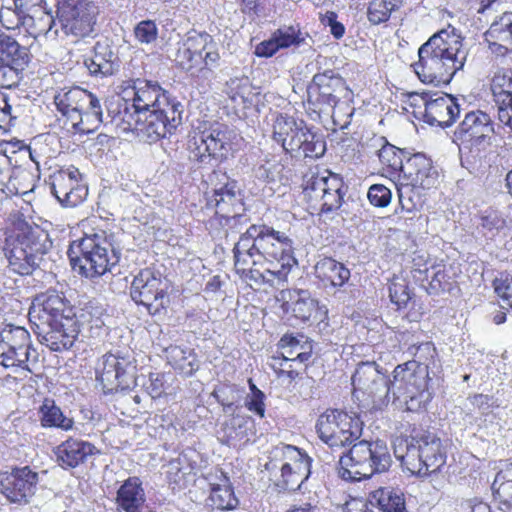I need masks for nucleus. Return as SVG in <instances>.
Wrapping results in <instances>:
<instances>
[{
  "mask_svg": "<svg viewBox=\"0 0 512 512\" xmlns=\"http://www.w3.org/2000/svg\"><path fill=\"white\" fill-rule=\"evenodd\" d=\"M232 251L236 273L257 285L284 282L297 265L293 240L267 224L250 225Z\"/></svg>",
  "mask_w": 512,
  "mask_h": 512,
  "instance_id": "1",
  "label": "nucleus"
},
{
  "mask_svg": "<svg viewBox=\"0 0 512 512\" xmlns=\"http://www.w3.org/2000/svg\"><path fill=\"white\" fill-rule=\"evenodd\" d=\"M467 56L455 29H442L419 47V59L412 67L421 82L437 86L449 83L463 69Z\"/></svg>",
  "mask_w": 512,
  "mask_h": 512,
  "instance_id": "2",
  "label": "nucleus"
},
{
  "mask_svg": "<svg viewBox=\"0 0 512 512\" xmlns=\"http://www.w3.org/2000/svg\"><path fill=\"white\" fill-rule=\"evenodd\" d=\"M51 247L48 234L39 226L19 222L5 238L3 251L9 268L19 275H31Z\"/></svg>",
  "mask_w": 512,
  "mask_h": 512,
  "instance_id": "3",
  "label": "nucleus"
},
{
  "mask_svg": "<svg viewBox=\"0 0 512 512\" xmlns=\"http://www.w3.org/2000/svg\"><path fill=\"white\" fill-rule=\"evenodd\" d=\"M120 255V250L112 242V235L104 231L86 235L69 250L72 268L86 278H97L111 272Z\"/></svg>",
  "mask_w": 512,
  "mask_h": 512,
  "instance_id": "4",
  "label": "nucleus"
},
{
  "mask_svg": "<svg viewBox=\"0 0 512 512\" xmlns=\"http://www.w3.org/2000/svg\"><path fill=\"white\" fill-rule=\"evenodd\" d=\"M174 60L197 82L209 81L221 64L218 45L213 36L195 30L188 32L183 41L178 43Z\"/></svg>",
  "mask_w": 512,
  "mask_h": 512,
  "instance_id": "5",
  "label": "nucleus"
},
{
  "mask_svg": "<svg viewBox=\"0 0 512 512\" xmlns=\"http://www.w3.org/2000/svg\"><path fill=\"white\" fill-rule=\"evenodd\" d=\"M339 464L341 477L355 481L388 471L392 458L384 441L362 440L355 443L347 454L339 456Z\"/></svg>",
  "mask_w": 512,
  "mask_h": 512,
  "instance_id": "6",
  "label": "nucleus"
},
{
  "mask_svg": "<svg viewBox=\"0 0 512 512\" xmlns=\"http://www.w3.org/2000/svg\"><path fill=\"white\" fill-rule=\"evenodd\" d=\"M394 454L408 471L419 476L440 471L446 462L440 438L430 433L419 439H399Z\"/></svg>",
  "mask_w": 512,
  "mask_h": 512,
  "instance_id": "7",
  "label": "nucleus"
},
{
  "mask_svg": "<svg viewBox=\"0 0 512 512\" xmlns=\"http://www.w3.org/2000/svg\"><path fill=\"white\" fill-rule=\"evenodd\" d=\"M99 7L90 0H59L57 17L61 29L75 41L94 38L97 33Z\"/></svg>",
  "mask_w": 512,
  "mask_h": 512,
  "instance_id": "8",
  "label": "nucleus"
},
{
  "mask_svg": "<svg viewBox=\"0 0 512 512\" xmlns=\"http://www.w3.org/2000/svg\"><path fill=\"white\" fill-rule=\"evenodd\" d=\"M393 399L403 398L408 409L412 410L414 401L420 398L418 405L427 400L428 364L418 361H408L398 365L393 371Z\"/></svg>",
  "mask_w": 512,
  "mask_h": 512,
  "instance_id": "9",
  "label": "nucleus"
},
{
  "mask_svg": "<svg viewBox=\"0 0 512 512\" xmlns=\"http://www.w3.org/2000/svg\"><path fill=\"white\" fill-rule=\"evenodd\" d=\"M316 432L331 448H342L359 439L362 422L344 411L327 410L318 417Z\"/></svg>",
  "mask_w": 512,
  "mask_h": 512,
  "instance_id": "10",
  "label": "nucleus"
},
{
  "mask_svg": "<svg viewBox=\"0 0 512 512\" xmlns=\"http://www.w3.org/2000/svg\"><path fill=\"white\" fill-rule=\"evenodd\" d=\"M130 295L133 301L145 306L150 314L155 315L169 302L167 280L158 271L142 269L134 276Z\"/></svg>",
  "mask_w": 512,
  "mask_h": 512,
  "instance_id": "11",
  "label": "nucleus"
},
{
  "mask_svg": "<svg viewBox=\"0 0 512 512\" xmlns=\"http://www.w3.org/2000/svg\"><path fill=\"white\" fill-rule=\"evenodd\" d=\"M352 385L354 391L366 395L376 409H382L390 402V394H392L391 380L379 370L375 362H361L358 364L352 376Z\"/></svg>",
  "mask_w": 512,
  "mask_h": 512,
  "instance_id": "12",
  "label": "nucleus"
},
{
  "mask_svg": "<svg viewBox=\"0 0 512 512\" xmlns=\"http://www.w3.org/2000/svg\"><path fill=\"white\" fill-rule=\"evenodd\" d=\"M182 113V103H175L167 109L146 112L142 120L136 121L135 134L144 142H157L167 133H172L182 123Z\"/></svg>",
  "mask_w": 512,
  "mask_h": 512,
  "instance_id": "13",
  "label": "nucleus"
},
{
  "mask_svg": "<svg viewBox=\"0 0 512 512\" xmlns=\"http://www.w3.org/2000/svg\"><path fill=\"white\" fill-rule=\"evenodd\" d=\"M189 151L193 160L214 166L222 162L228 154V134L220 128L196 133L189 141Z\"/></svg>",
  "mask_w": 512,
  "mask_h": 512,
  "instance_id": "14",
  "label": "nucleus"
},
{
  "mask_svg": "<svg viewBox=\"0 0 512 512\" xmlns=\"http://www.w3.org/2000/svg\"><path fill=\"white\" fill-rule=\"evenodd\" d=\"M38 473L29 466L0 474V492L11 503L28 504L37 491Z\"/></svg>",
  "mask_w": 512,
  "mask_h": 512,
  "instance_id": "15",
  "label": "nucleus"
},
{
  "mask_svg": "<svg viewBox=\"0 0 512 512\" xmlns=\"http://www.w3.org/2000/svg\"><path fill=\"white\" fill-rule=\"evenodd\" d=\"M49 179L51 193L64 207H75L88 195V189L82 183V175L74 166L57 170Z\"/></svg>",
  "mask_w": 512,
  "mask_h": 512,
  "instance_id": "16",
  "label": "nucleus"
},
{
  "mask_svg": "<svg viewBox=\"0 0 512 512\" xmlns=\"http://www.w3.org/2000/svg\"><path fill=\"white\" fill-rule=\"evenodd\" d=\"M343 181L335 174L312 176L304 188L309 199L321 201V212L330 213L338 210L343 201Z\"/></svg>",
  "mask_w": 512,
  "mask_h": 512,
  "instance_id": "17",
  "label": "nucleus"
},
{
  "mask_svg": "<svg viewBox=\"0 0 512 512\" xmlns=\"http://www.w3.org/2000/svg\"><path fill=\"white\" fill-rule=\"evenodd\" d=\"M134 374L135 365L113 354L104 355L96 368L97 379L108 392L128 388L134 382Z\"/></svg>",
  "mask_w": 512,
  "mask_h": 512,
  "instance_id": "18",
  "label": "nucleus"
},
{
  "mask_svg": "<svg viewBox=\"0 0 512 512\" xmlns=\"http://www.w3.org/2000/svg\"><path fill=\"white\" fill-rule=\"evenodd\" d=\"M133 107L143 112L170 108L175 103H180L172 98L157 83L137 79L133 84Z\"/></svg>",
  "mask_w": 512,
  "mask_h": 512,
  "instance_id": "19",
  "label": "nucleus"
},
{
  "mask_svg": "<svg viewBox=\"0 0 512 512\" xmlns=\"http://www.w3.org/2000/svg\"><path fill=\"white\" fill-rule=\"evenodd\" d=\"M493 132L491 117L481 110H475L466 113L454 135L462 143L479 144L490 138Z\"/></svg>",
  "mask_w": 512,
  "mask_h": 512,
  "instance_id": "20",
  "label": "nucleus"
},
{
  "mask_svg": "<svg viewBox=\"0 0 512 512\" xmlns=\"http://www.w3.org/2000/svg\"><path fill=\"white\" fill-rule=\"evenodd\" d=\"M402 177L406 181L405 185L412 188L430 189L435 186L438 173L430 158L422 153H416L406 160Z\"/></svg>",
  "mask_w": 512,
  "mask_h": 512,
  "instance_id": "21",
  "label": "nucleus"
},
{
  "mask_svg": "<svg viewBox=\"0 0 512 512\" xmlns=\"http://www.w3.org/2000/svg\"><path fill=\"white\" fill-rule=\"evenodd\" d=\"M118 60L109 40L103 39L95 43L92 55L84 58V66L90 75L103 78L118 70Z\"/></svg>",
  "mask_w": 512,
  "mask_h": 512,
  "instance_id": "22",
  "label": "nucleus"
},
{
  "mask_svg": "<svg viewBox=\"0 0 512 512\" xmlns=\"http://www.w3.org/2000/svg\"><path fill=\"white\" fill-rule=\"evenodd\" d=\"M97 453L92 443L76 438H68L54 449L56 461L63 469L76 468Z\"/></svg>",
  "mask_w": 512,
  "mask_h": 512,
  "instance_id": "23",
  "label": "nucleus"
},
{
  "mask_svg": "<svg viewBox=\"0 0 512 512\" xmlns=\"http://www.w3.org/2000/svg\"><path fill=\"white\" fill-rule=\"evenodd\" d=\"M460 108L455 98L443 94L425 103L424 121L432 126L449 127L459 116Z\"/></svg>",
  "mask_w": 512,
  "mask_h": 512,
  "instance_id": "24",
  "label": "nucleus"
},
{
  "mask_svg": "<svg viewBox=\"0 0 512 512\" xmlns=\"http://www.w3.org/2000/svg\"><path fill=\"white\" fill-rule=\"evenodd\" d=\"M49 329L43 330V342L53 351L69 349L79 334L76 321L70 317H62L60 321L47 320Z\"/></svg>",
  "mask_w": 512,
  "mask_h": 512,
  "instance_id": "25",
  "label": "nucleus"
},
{
  "mask_svg": "<svg viewBox=\"0 0 512 512\" xmlns=\"http://www.w3.org/2000/svg\"><path fill=\"white\" fill-rule=\"evenodd\" d=\"M265 468L270 473V480L279 491H295L299 489L310 474V470H306L304 466H296L294 468L278 465L277 461H269L266 463Z\"/></svg>",
  "mask_w": 512,
  "mask_h": 512,
  "instance_id": "26",
  "label": "nucleus"
},
{
  "mask_svg": "<svg viewBox=\"0 0 512 512\" xmlns=\"http://www.w3.org/2000/svg\"><path fill=\"white\" fill-rule=\"evenodd\" d=\"M286 313H291L296 319L308 321L316 311L317 302L306 290H282L278 297Z\"/></svg>",
  "mask_w": 512,
  "mask_h": 512,
  "instance_id": "27",
  "label": "nucleus"
},
{
  "mask_svg": "<svg viewBox=\"0 0 512 512\" xmlns=\"http://www.w3.org/2000/svg\"><path fill=\"white\" fill-rule=\"evenodd\" d=\"M87 101L88 91L79 87L62 90L54 97L58 111L77 125L83 123L84 106Z\"/></svg>",
  "mask_w": 512,
  "mask_h": 512,
  "instance_id": "28",
  "label": "nucleus"
},
{
  "mask_svg": "<svg viewBox=\"0 0 512 512\" xmlns=\"http://www.w3.org/2000/svg\"><path fill=\"white\" fill-rule=\"evenodd\" d=\"M225 180L228 177L222 174ZM238 187L235 181H226L223 186L214 189L213 196L208 199V208H214L215 213L222 217H229L233 207L240 201Z\"/></svg>",
  "mask_w": 512,
  "mask_h": 512,
  "instance_id": "29",
  "label": "nucleus"
},
{
  "mask_svg": "<svg viewBox=\"0 0 512 512\" xmlns=\"http://www.w3.org/2000/svg\"><path fill=\"white\" fill-rule=\"evenodd\" d=\"M117 504L125 512H141L145 502L142 483L137 477L128 478L118 489Z\"/></svg>",
  "mask_w": 512,
  "mask_h": 512,
  "instance_id": "30",
  "label": "nucleus"
},
{
  "mask_svg": "<svg viewBox=\"0 0 512 512\" xmlns=\"http://www.w3.org/2000/svg\"><path fill=\"white\" fill-rule=\"evenodd\" d=\"M40 424L43 428H58L69 431L74 426V420L65 416L61 408L51 398H45L38 408Z\"/></svg>",
  "mask_w": 512,
  "mask_h": 512,
  "instance_id": "31",
  "label": "nucleus"
},
{
  "mask_svg": "<svg viewBox=\"0 0 512 512\" xmlns=\"http://www.w3.org/2000/svg\"><path fill=\"white\" fill-rule=\"evenodd\" d=\"M492 44L512 51V12H504L497 16L486 32Z\"/></svg>",
  "mask_w": 512,
  "mask_h": 512,
  "instance_id": "32",
  "label": "nucleus"
},
{
  "mask_svg": "<svg viewBox=\"0 0 512 512\" xmlns=\"http://www.w3.org/2000/svg\"><path fill=\"white\" fill-rule=\"evenodd\" d=\"M316 276L334 287L343 286L350 278V271L344 264L332 258H324L315 265Z\"/></svg>",
  "mask_w": 512,
  "mask_h": 512,
  "instance_id": "33",
  "label": "nucleus"
},
{
  "mask_svg": "<svg viewBox=\"0 0 512 512\" xmlns=\"http://www.w3.org/2000/svg\"><path fill=\"white\" fill-rule=\"evenodd\" d=\"M165 353L168 363L186 376L192 375L198 369L196 357L189 348L171 345L165 349Z\"/></svg>",
  "mask_w": 512,
  "mask_h": 512,
  "instance_id": "34",
  "label": "nucleus"
},
{
  "mask_svg": "<svg viewBox=\"0 0 512 512\" xmlns=\"http://www.w3.org/2000/svg\"><path fill=\"white\" fill-rule=\"evenodd\" d=\"M29 50L21 46L16 39L0 30V62L12 64L29 63Z\"/></svg>",
  "mask_w": 512,
  "mask_h": 512,
  "instance_id": "35",
  "label": "nucleus"
},
{
  "mask_svg": "<svg viewBox=\"0 0 512 512\" xmlns=\"http://www.w3.org/2000/svg\"><path fill=\"white\" fill-rule=\"evenodd\" d=\"M371 498L383 512H407L404 495L399 490L379 488L371 493Z\"/></svg>",
  "mask_w": 512,
  "mask_h": 512,
  "instance_id": "36",
  "label": "nucleus"
},
{
  "mask_svg": "<svg viewBox=\"0 0 512 512\" xmlns=\"http://www.w3.org/2000/svg\"><path fill=\"white\" fill-rule=\"evenodd\" d=\"M272 453L273 459L270 461H277L278 465L294 468L304 466L306 470H310V458L295 446L281 444Z\"/></svg>",
  "mask_w": 512,
  "mask_h": 512,
  "instance_id": "37",
  "label": "nucleus"
},
{
  "mask_svg": "<svg viewBox=\"0 0 512 512\" xmlns=\"http://www.w3.org/2000/svg\"><path fill=\"white\" fill-rule=\"evenodd\" d=\"M221 476V483L212 486L210 500L219 510H232L237 507L238 499L234 495L229 479L223 473Z\"/></svg>",
  "mask_w": 512,
  "mask_h": 512,
  "instance_id": "38",
  "label": "nucleus"
},
{
  "mask_svg": "<svg viewBox=\"0 0 512 512\" xmlns=\"http://www.w3.org/2000/svg\"><path fill=\"white\" fill-rule=\"evenodd\" d=\"M345 89L344 80L331 70L315 74L309 87V91L314 93H342Z\"/></svg>",
  "mask_w": 512,
  "mask_h": 512,
  "instance_id": "39",
  "label": "nucleus"
},
{
  "mask_svg": "<svg viewBox=\"0 0 512 512\" xmlns=\"http://www.w3.org/2000/svg\"><path fill=\"white\" fill-rule=\"evenodd\" d=\"M378 158L392 175L398 174L401 176L404 174V152L401 149L389 143H384L378 150Z\"/></svg>",
  "mask_w": 512,
  "mask_h": 512,
  "instance_id": "40",
  "label": "nucleus"
},
{
  "mask_svg": "<svg viewBox=\"0 0 512 512\" xmlns=\"http://www.w3.org/2000/svg\"><path fill=\"white\" fill-rule=\"evenodd\" d=\"M491 91L497 108L505 105V102L512 98V73L510 71L495 73L491 82Z\"/></svg>",
  "mask_w": 512,
  "mask_h": 512,
  "instance_id": "41",
  "label": "nucleus"
},
{
  "mask_svg": "<svg viewBox=\"0 0 512 512\" xmlns=\"http://www.w3.org/2000/svg\"><path fill=\"white\" fill-rule=\"evenodd\" d=\"M492 489L503 504L512 506V463L497 473Z\"/></svg>",
  "mask_w": 512,
  "mask_h": 512,
  "instance_id": "42",
  "label": "nucleus"
},
{
  "mask_svg": "<svg viewBox=\"0 0 512 512\" xmlns=\"http://www.w3.org/2000/svg\"><path fill=\"white\" fill-rule=\"evenodd\" d=\"M253 422L248 416L236 415L225 426L227 442L248 441L252 432Z\"/></svg>",
  "mask_w": 512,
  "mask_h": 512,
  "instance_id": "43",
  "label": "nucleus"
},
{
  "mask_svg": "<svg viewBox=\"0 0 512 512\" xmlns=\"http://www.w3.org/2000/svg\"><path fill=\"white\" fill-rule=\"evenodd\" d=\"M401 0H372L368 7V19L373 24L386 22Z\"/></svg>",
  "mask_w": 512,
  "mask_h": 512,
  "instance_id": "44",
  "label": "nucleus"
},
{
  "mask_svg": "<svg viewBox=\"0 0 512 512\" xmlns=\"http://www.w3.org/2000/svg\"><path fill=\"white\" fill-rule=\"evenodd\" d=\"M28 63L12 64L10 62H0V87L13 88L16 87L23 78V72Z\"/></svg>",
  "mask_w": 512,
  "mask_h": 512,
  "instance_id": "45",
  "label": "nucleus"
},
{
  "mask_svg": "<svg viewBox=\"0 0 512 512\" xmlns=\"http://www.w3.org/2000/svg\"><path fill=\"white\" fill-rule=\"evenodd\" d=\"M298 123L292 116L278 114L273 122L274 140L284 147L286 141L293 135L294 128L297 127Z\"/></svg>",
  "mask_w": 512,
  "mask_h": 512,
  "instance_id": "46",
  "label": "nucleus"
},
{
  "mask_svg": "<svg viewBox=\"0 0 512 512\" xmlns=\"http://www.w3.org/2000/svg\"><path fill=\"white\" fill-rule=\"evenodd\" d=\"M29 358V349L9 344L8 349L0 353V364L6 368L14 366L25 368Z\"/></svg>",
  "mask_w": 512,
  "mask_h": 512,
  "instance_id": "47",
  "label": "nucleus"
},
{
  "mask_svg": "<svg viewBox=\"0 0 512 512\" xmlns=\"http://www.w3.org/2000/svg\"><path fill=\"white\" fill-rule=\"evenodd\" d=\"M274 40L280 49L288 48L292 45H300L304 42L303 34L297 26H283L272 33Z\"/></svg>",
  "mask_w": 512,
  "mask_h": 512,
  "instance_id": "48",
  "label": "nucleus"
},
{
  "mask_svg": "<svg viewBox=\"0 0 512 512\" xmlns=\"http://www.w3.org/2000/svg\"><path fill=\"white\" fill-rule=\"evenodd\" d=\"M65 309V303L62 297L57 294L48 295L42 302V318L50 320V322L60 321Z\"/></svg>",
  "mask_w": 512,
  "mask_h": 512,
  "instance_id": "49",
  "label": "nucleus"
},
{
  "mask_svg": "<svg viewBox=\"0 0 512 512\" xmlns=\"http://www.w3.org/2000/svg\"><path fill=\"white\" fill-rule=\"evenodd\" d=\"M309 137L312 139L311 131L304 121L301 120L297 127L294 128L293 135L286 141L283 149L289 153L300 152L301 147H303V143L307 141V138Z\"/></svg>",
  "mask_w": 512,
  "mask_h": 512,
  "instance_id": "50",
  "label": "nucleus"
},
{
  "mask_svg": "<svg viewBox=\"0 0 512 512\" xmlns=\"http://www.w3.org/2000/svg\"><path fill=\"white\" fill-rule=\"evenodd\" d=\"M135 38L142 44H151L157 40L158 28L154 21L139 22L134 29Z\"/></svg>",
  "mask_w": 512,
  "mask_h": 512,
  "instance_id": "51",
  "label": "nucleus"
},
{
  "mask_svg": "<svg viewBox=\"0 0 512 512\" xmlns=\"http://www.w3.org/2000/svg\"><path fill=\"white\" fill-rule=\"evenodd\" d=\"M25 10H19L17 7L9 8L3 7L0 10V22L2 25L8 29H16L24 24L25 20Z\"/></svg>",
  "mask_w": 512,
  "mask_h": 512,
  "instance_id": "52",
  "label": "nucleus"
},
{
  "mask_svg": "<svg viewBox=\"0 0 512 512\" xmlns=\"http://www.w3.org/2000/svg\"><path fill=\"white\" fill-rule=\"evenodd\" d=\"M311 137L303 143L300 152L304 157L319 158L324 155L326 150L325 141L318 135L311 132Z\"/></svg>",
  "mask_w": 512,
  "mask_h": 512,
  "instance_id": "53",
  "label": "nucleus"
},
{
  "mask_svg": "<svg viewBox=\"0 0 512 512\" xmlns=\"http://www.w3.org/2000/svg\"><path fill=\"white\" fill-rule=\"evenodd\" d=\"M392 193L382 184H374L368 190V199L376 207H386L390 204Z\"/></svg>",
  "mask_w": 512,
  "mask_h": 512,
  "instance_id": "54",
  "label": "nucleus"
},
{
  "mask_svg": "<svg viewBox=\"0 0 512 512\" xmlns=\"http://www.w3.org/2000/svg\"><path fill=\"white\" fill-rule=\"evenodd\" d=\"M389 296L398 308L405 307L410 300V293L406 284L396 281H393L389 286Z\"/></svg>",
  "mask_w": 512,
  "mask_h": 512,
  "instance_id": "55",
  "label": "nucleus"
},
{
  "mask_svg": "<svg viewBox=\"0 0 512 512\" xmlns=\"http://www.w3.org/2000/svg\"><path fill=\"white\" fill-rule=\"evenodd\" d=\"M84 118L96 123H101L103 121L100 102L98 98L90 92H88V101L84 106L83 119Z\"/></svg>",
  "mask_w": 512,
  "mask_h": 512,
  "instance_id": "56",
  "label": "nucleus"
},
{
  "mask_svg": "<svg viewBox=\"0 0 512 512\" xmlns=\"http://www.w3.org/2000/svg\"><path fill=\"white\" fill-rule=\"evenodd\" d=\"M84 118L96 123H101L103 121L100 102L98 98L90 92H88V101L84 106L83 119Z\"/></svg>",
  "mask_w": 512,
  "mask_h": 512,
  "instance_id": "57",
  "label": "nucleus"
},
{
  "mask_svg": "<svg viewBox=\"0 0 512 512\" xmlns=\"http://www.w3.org/2000/svg\"><path fill=\"white\" fill-rule=\"evenodd\" d=\"M495 292L502 303L512 309V277H506L495 285Z\"/></svg>",
  "mask_w": 512,
  "mask_h": 512,
  "instance_id": "58",
  "label": "nucleus"
},
{
  "mask_svg": "<svg viewBox=\"0 0 512 512\" xmlns=\"http://www.w3.org/2000/svg\"><path fill=\"white\" fill-rule=\"evenodd\" d=\"M145 114L146 112H143L142 110L133 107V103L130 106L126 105L124 110L121 112L122 120L127 124V127H125V129L131 130L135 133L134 126L136 125V121L138 120V118L139 120H142L143 115Z\"/></svg>",
  "mask_w": 512,
  "mask_h": 512,
  "instance_id": "59",
  "label": "nucleus"
},
{
  "mask_svg": "<svg viewBox=\"0 0 512 512\" xmlns=\"http://www.w3.org/2000/svg\"><path fill=\"white\" fill-rule=\"evenodd\" d=\"M458 512H491L490 506L478 498L463 499L457 508Z\"/></svg>",
  "mask_w": 512,
  "mask_h": 512,
  "instance_id": "60",
  "label": "nucleus"
},
{
  "mask_svg": "<svg viewBox=\"0 0 512 512\" xmlns=\"http://www.w3.org/2000/svg\"><path fill=\"white\" fill-rule=\"evenodd\" d=\"M264 397V393L261 390L256 389L252 396L246 401V407L248 410L256 413L261 418L265 415Z\"/></svg>",
  "mask_w": 512,
  "mask_h": 512,
  "instance_id": "61",
  "label": "nucleus"
},
{
  "mask_svg": "<svg viewBox=\"0 0 512 512\" xmlns=\"http://www.w3.org/2000/svg\"><path fill=\"white\" fill-rule=\"evenodd\" d=\"M144 385L152 398H159L164 392V383L159 373H151L148 382Z\"/></svg>",
  "mask_w": 512,
  "mask_h": 512,
  "instance_id": "62",
  "label": "nucleus"
},
{
  "mask_svg": "<svg viewBox=\"0 0 512 512\" xmlns=\"http://www.w3.org/2000/svg\"><path fill=\"white\" fill-rule=\"evenodd\" d=\"M413 189L414 188L410 187L409 185H405L402 183L401 186L398 188L399 203L402 209L408 212H412L417 208V204L413 201L412 197L410 196V193L412 192Z\"/></svg>",
  "mask_w": 512,
  "mask_h": 512,
  "instance_id": "63",
  "label": "nucleus"
},
{
  "mask_svg": "<svg viewBox=\"0 0 512 512\" xmlns=\"http://www.w3.org/2000/svg\"><path fill=\"white\" fill-rule=\"evenodd\" d=\"M279 45H277V42L274 40V37L271 35V37L268 40H264L260 42L255 47V55L258 57H271L273 56L277 51H279Z\"/></svg>",
  "mask_w": 512,
  "mask_h": 512,
  "instance_id": "64",
  "label": "nucleus"
}]
</instances>
